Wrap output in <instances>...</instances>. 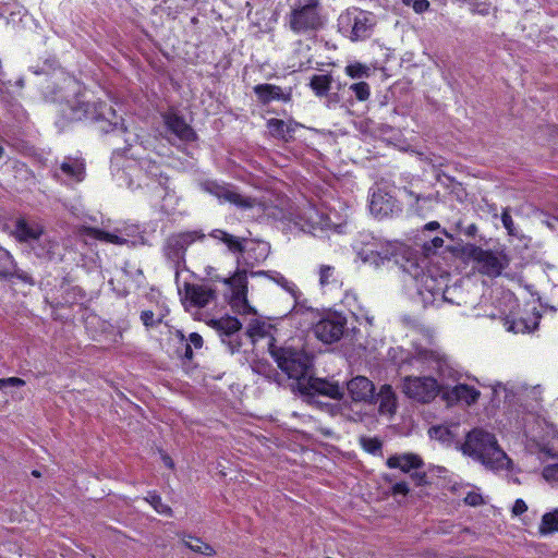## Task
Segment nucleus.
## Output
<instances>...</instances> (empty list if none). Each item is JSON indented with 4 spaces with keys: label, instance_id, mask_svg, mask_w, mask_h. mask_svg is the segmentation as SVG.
<instances>
[{
    "label": "nucleus",
    "instance_id": "obj_1",
    "mask_svg": "<svg viewBox=\"0 0 558 558\" xmlns=\"http://www.w3.org/2000/svg\"><path fill=\"white\" fill-rule=\"evenodd\" d=\"M441 236L425 240L422 250L424 256L413 254L405 245L376 238L369 233H361L354 241L353 248L359 258L375 268L400 265L408 274L424 306H440L451 303L448 296V275L432 265L429 255L444 246Z\"/></svg>",
    "mask_w": 558,
    "mask_h": 558
},
{
    "label": "nucleus",
    "instance_id": "obj_2",
    "mask_svg": "<svg viewBox=\"0 0 558 558\" xmlns=\"http://www.w3.org/2000/svg\"><path fill=\"white\" fill-rule=\"evenodd\" d=\"M71 110L73 119L99 122L102 132H112L116 137H122L126 144V147L122 149L123 155H128L140 140V135L130 131L122 119L117 116L114 109L104 101L90 102L89 100L77 99L75 104L71 105Z\"/></svg>",
    "mask_w": 558,
    "mask_h": 558
},
{
    "label": "nucleus",
    "instance_id": "obj_3",
    "mask_svg": "<svg viewBox=\"0 0 558 558\" xmlns=\"http://www.w3.org/2000/svg\"><path fill=\"white\" fill-rule=\"evenodd\" d=\"M462 451L493 471L509 470L511 466V460L498 445L496 436L483 428L468 433Z\"/></svg>",
    "mask_w": 558,
    "mask_h": 558
},
{
    "label": "nucleus",
    "instance_id": "obj_4",
    "mask_svg": "<svg viewBox=\"0 0 558 558\" xmlns=\"http://www.w3.org/2000/svg\"><path fill=\"white\" fill-rule=\"evenodd\" d=\"M13 233L17 241L27 243L39 258L52 259L59 247V243L46 233L44 227L36 221L17 219Z\"/></svg>",
    "mask_w": 558,
    "mask_h": 558
},
{
    "label": "nucleus",
    "instance_id": "obj_5",
    "mask_svg": "<svg viewBox=\"0 0 558 558\" xmlns=\"http://www.w3.org/2000/svg\"><path fill=\"white\" fill-rule=\"evenodd\" d=\"M322 11L319 0H300L286 15V23L294 34L308 35L324 26L325 19Z\"/></svg>",
    "mask_w": 558,
    "mask_h": 558
},
{
    "label": "nucleus",
    "instance_id": "obj_6",
    "mask_svg": "<svg viewBox=\"0 0 558 558\" xmlns=\"http://www.w3.org/2000/svg\"><path fill=\"white\" fill-rule=\"evenodd\" d=\"M270 353L278 367L299 384L301 379H305L312 367V356L302 349L272 345Z\"/></svg>",
    "mask_w": 558,
    "mask_h": 558
},
{
    "label": "nucleus",
    "instance_id": "obj_7",
    "mask_svg": "<svg viewBox=\"0 0 558 558\" xmlns=\"http://www.w3.org/2000/svg\"><path fill=\"white\" fill-rule=\"evenodd\" d=\"M376 17L372 12L352 8L338 17L339 32L351 41L368 39L374 32Z\"/></svg>",
    "mask_w": 558,
    "mask_h": 558
},
{
    "label": "nucleus",
    "instance_id": "obj_8",
    "mask_svg": "<svg viewBox=\"0 0 558 558\" xmlns=\"http://www.w3.org/2000/svg\"><path fill=\"white\" fill-rule=\"evenodd\" d=\"M412 364H420L423 368L436 371L442 381L441 388L449 381H458L461 377L460 372L449 359L434 350L417 348L412 357Z\"/></svg>",
    "mask_w": 558,
    "mask_h": 558
},
{
    "label": "nucleus",
    "instance_id": "obj_9",
    "mask_svg": "<svg viewBox=\"0 0 558 558\" xmlns=\"http://www.w3.org/2000/svg\"><path fill=\"white\" fill-rule=\"evenodd\" d=\"M440 389L441 385L432 376H410L403 381L404 393L423 403L432 401Z\"/></svg>",
    "mask_w": 558,
    "mask_h": 558
},
{
    "label": "nucleus",
    "instance_id": "obj_10",
    "mask_svg": "<svg viewBox=\"0 0 558 558\" xmlns=\"http://www.w3.org/2000/svg\"><path fill=\"white\" fill-rule=\"evenodd\" d=\"M347 318L340 313H330L320 320H318L314 327V333L324 343H335L339 341L345 330Z\"/></svg>",
    "mask_w": 558,
    "mask_h": 558
},
{
    "label": "nucleus",
    "instance_id": "obj_11",
    "mask_svg": "<svg viewBox=\"0 0 558 558\" xmlns=\"http://www.w3.org/2000/svg\"><path fill=\"white\" fill-rule=\"evenodd\" d=\"M219 336L222 343H225L231 353L239 351L241 340L239 331L242 324L233 316H223L218 319H210L208 323Z\"/></svg>",
    "mask_w": 558,
    "mask_h": 558
},
{
    "label": "nucleus",
    "instance_id": "obj_12",
    "mask_svg": "<svg viewBox=\"0 0 558 558\" xmlns=\"http://www.w3.org/2000/svg\"><path fill=\"white\" fill-rule=\"evenodd\" d=\"M204 236L197 231L173 234L167 239L163 247L165 256L174 264L175 268H179L184 263L186 248Z\"/></svg>",
    "mask_w": 558,
    "mask_h": 558
},
{
    "label": "nucleus",
    "instance_id": "obj_13",
    "mask_svg": "<svg viewBox=\"0 0 558 558\" xmlns=\"http://www.w3.org/2000/svg\"><path fill=\"white\" fill-rule=\"evenodd\" d=\"M51 172L56 180L64 184L78 183L85 178V162L82 158L66 156L56 161Z\"/></svg>",
    "mask_w": 558,
    "mask_h": 558
},
{
    "label": "nucleus",
    "instance_id": "obj_14",
    "mask_svg": "<svg viewBox=\"0 0 558 558\" xmlns=\"http://www.w3.org/2000/svg\"><path fill=\"white\" fill-rule=\"evenodd\" d=\"M470 257L476 264L478 271L489 277L499 276L502 269L508 265L504 255L478 246L472 247Z\"/></svg>",
    "mask_w": 558,
    "mask_h": 558
},
{
    "label": "nucleus",
    "instance_id": "obj_15",
    "mask_svg": "<svg viewBox=\"0 0 558 558\" xmlns=\"http://www.w3.org/2000/svg\"><path fill=\"white\" fill-rule=\"evenodd\" d=\"M85 233L101 242L114 245H126L129 243L134 244V241H131V239L136 236L138 228L134 225L126 223L114 228L112 231L88 227L85 228Z\"/></svg>",
    "mask_w": 558,
    "mask_h": 558
},
{
    "label": "nucleus",
    "instance_id": "obj_16",
    "mask_svg": "<svg viewBox=\"0 0 558 558\" xmlns=\"http://www.w3.org/2000/svg\"><path fill=\"white\" fill-rule=\"evenodd\" d=\"M223 283L231 290L230 305L238 314H248L251 306L246 299V271H236L232 277L225 278Z\"/></svg>",
    "mask_w": 558,
    "mask_h": 558
},
{
    "label": "nucleus",
    "instance_id": "obj_17",
    "mask_svg": "<svg viewBox=\"0 0 558 558\" xmlns=\"http://www.w3.org/2000/svg\"><path fill=\"white\" fill-rule=\"evenodd\" d=\"M202 189L205 192L215 195L220 201L229 202L241 209H250L257 204L255 198L244 196L233 190L230 185L219 184L216 181L204 182L202 184Z\"/></svg>",
    "mask_w": 558,
    "mask_h": 558
},
{
    "label": "nucleus",
    "instance_id": "obj_18",
    "mask_svg": "<svg viewBox=\"0 0 558 558\" xmlns=\"http://www.w3.org/2000/svg\"><path fill=\"white\" fill-rule=\"evenodd\" d=\"M303 231L316 234L318 231L330 230L336 227L331 219L316 207L307 206L302 209L296 222Z\"/></svg>",
    "mask_w": 558,
    "mask_h": 558
},
{
    "label": "nucleus",
    "instance_id": "obj_19",
    "mask_svg": "<svg viewBox=\"0 0 558 558\" xmlns=\"http://www.w3.org/2000/svg\"><path fill=\"white\" fill-rule=\"evenodd\" d=\"M300 389L310 396L319 395L335 400H340L343 397V390L338 383L318 377H308L305 383H300Z\"/></svg>",
    "mask_w": 558,
    "mask_h": 558
},
{
    "label": "nucleus",
    "instance_id": "obj_20",
    "mask_svg": "<svg viewBox=\"0 0 558 558\" xmlns=\"http://www.w3.org/2000/svg\"><path fill=\"white\" fill-rule=\"evenodd\" d=\"M369 210L375 217L385 218L399 213L401 209L395 196L383 189H378L372 194Z\"/></svg>",
    "mask_w": 558,
    "mask_h": 558
},
{
    "label": "nucleus",
    "instance_id": "obj_21",
    "mask_svg": "<svg viewBox=\"0 0 558 558\" xmlns=\"http://www.w3.org/2000/svg\"><path fill=\"white\" fill-rule=\"evenodd\" d=\"M163 124L167 131L179 141L192 142L196 138L194 130L186 123L182 116L170 110L162 114Z\"/></svg>",
    "mask_w": 558,
    "mask_h": 558
},
{
    "label": "nucleus",
    "instance_id": "obj_22",
    "mask_svg": "<svg viewBox=\"0 0 558 558\" xmlns=\"http://www.w3.org/2000/svg\"><path fill=\"white\" fill-rule=\"evenodd\" d=\"M347 389L354 402L372 403L375 399V386L365 376H356L349 380Z\"/></svg>",
    "mask_w": 558,
    "mask_h": 558
},
{
    "label": "nucleus",
    "instance_id": "obj_23",
    "mask_svg": "<svg viewBox=\"0 0 558 558\" xmlns=\"http://www.w3.org/2000/svg\"><path fill=\"white\" fill-rule=\"evenodd\" d=\"M185 298L189 306L203 308L217 298L216 290L208 284H185Z\"/></svg>",
    "mask_w": 558,
    "mask_h": 558
},
{
    "label": "nucleus",
    "instance_id": "obj_24",
    "mask_svg": "<svg viewBox=\"0 0 558 558\" xmlns=\"http://www.w3.org/2000/svg\"><path fill=\"white\" fill-rule=\"evenodd\" d=\"M258 101L268 105L274 100L288 102L291 99V93H284L280 86L274 84H258L253 88Z\"/></svg>",
    "mask_w": 558,
    "mask_h": 558
},
{
    "label": "nucleus",
    "instance_id": "obj_25",
    "mask_svg": "<svg viewBox=\"0 0 558 558\" xmlns=\"http://www.w3.org/2000/svg\"><path fill=\"white\" fill-rule=\"evenodd\" d=\"M423 460L415 453L393 454L388 458L387 465L390 469H400L404 473L418 470L423 466Z\"/></svg>",
    "mask_w": 558,
    "mask_h": 558
},
{
    "label": "nucleus",
    "instance_id": "obj_26",
    "mask_svg": "<svg viewBox=\"0 0 558 558\" xmlns=\"http://www.w3.org/2000/svg\"><path fill=\"white\" fill-rule=\"evenodd\" d=\"M480 391L472 386L458 384L447 390L446 398L449 401L464 402L468 405L474 404L480 398Z\"/></svg>",
    "mask_w": 558,
    "mask_h": 558
},
{
    "label": "nucleus",
    "instance_id": "obj_27",
    "mask_svg": "<svg viewBox=\"0 0 558 558\" xmlns=\"http://www.w3.org/2000/svg\"><path fill=\"white\" fill-rule=\"evenodd\" d=\"M300 126L296 122H286L280 119H269L267 121V128L271 136L289 142L293 137V133Z\"/></svg>",
    "mask_w": 558,
    "mask_h": 558
},
{
    "label": "nucleus",
    "instance_id": "obj_28",
    "mask_svg": "<svg viewBox=\"0 0 558 558\" xmlns=\"http://www.w3.org/2000/svg\"><path fill=\"white\" fill-rule=\"evenodd\" d=\"M175 336L181 342V348L178 351H181V355L189 361L193 359V348L198 350L204 344L203 337L197 332H192L189 337H185L182 330H175Z\"/></svg>",
    "mask_w": 558,
    "mask_h": 558
},
{
    "label": "nucleus",
    "instance_id": "obj_29",
    "mask_svg": "<svg viewBox=\"0 0 558 558\" xmlns=\"http://www.w3.org/2000/svg\"><path fill=\"white\" fill-rule=\"evenodd\" d=\"M377 400L379 402V413L392 415L396 411L397 401L396 395L389 385L380 387L377 393Z\"/></svg>",
    "mask_w": 558,
    "mask_h": 558
},
{
    "label": "nucleus",
    "instance_id": "obj_30",
    "mask_svg": "<svg viewBox=\"0 0 558 558\" xmlns=\"http://www.w3.org/2000/svg\"><path fill=\"white\" fill-rule=\"evenodd\" d=\"M210 236L225 243L228 250L232 253H242L244 251L242 240H240L236 236H233L232 234L227 233L226 231L216 229L210 233Z\"/></svg>",
    "mask_w": 558,
    "mask_h": 558
},
{
    "label": "nucleus",
    "instance_id": "obj_31",
    "mask_svg": "<svg viewBox=\"0 0 558 558\" xmlns=\"http://www.w3.org/2000/svg\"><path fill=\"white\" fill-rule=\"evenodd\" d=\"M332 81V76L329 74H315L310 81V87L316 96L323 97L330 90Z\"/></svg>",
    "mask_w": 558,
    "mask_h": 558
},
{
    "label": "nucleus",
    "instance_id": "obj_32",
    "mask_svg": "<svg viewBox=\"0 0 558 558\" xmlns=\"http://www.w3.org/2000/svg\"><path fill=\"white\" fill-rule=\"evenodd\" d=\"M318 276L322 288L336 287L339 283L336 268L331 265H320Z\"/></svg>",
    "mask_w": 558,
    "mask_h": 558
},
{
    "label": "nucleus",
    "instance_id": "obj_33",
    "mask_svg": "<svg viewBox=\"0 0 558 558\" xmlns=\"http://www.w3.org/2000/svg\"><path fill=\"white\" fill-rule=\"evenodd\" d=\"M271 278L277 284L283 288L289 294H291L295 301V304H299L302 293L294 282L288 280L284 276L278 272L275 274Z\"/></svg>",
    "mask_w": 558,
    "mask_h": 558
},
{
    "label": "nucleus",
    "instance_id": "obj_34",
    "mask_svg": "<svg viewBox=\"0 0 558 558\" xmlns=\"http://www.w3.org/2000/svg\"><path fill=\"white\" fill-rule=\"evenodd\" d=\"M539 532L541 534L558 532V509H555L554 511L547 512L543 515L539 525Z\"/></svg>",
    "mask_w": 558,
    "mask_h": 558
},
{
    "label": "nucleus",
    "instance_id": "obj_35",
    "mask_svg": "<svg viewBox=\"0 0 558 558\" xmlns=\"http://www.w3.org/2000/svg\"><path fill=\"white\" fill-rule=\"evenodd\" d=\"M184 543L190 549H192L195 553H199L206 556H211L215 554L214 548L209 544L204 543L202 539L197 537L190 536L187 541H184Z\"/></svg>",
    "mask_w": 558,
    "mask_h": 558
},
{
    "label": "nucleus",
    "instance_id": "obj_36",
    "mask_svg": "<svg viewBox=\"0 0 558 558\" xmlns=\"http://www.w3.org/2000/svg\"><path fill=\"white\" fill-rule=\"evenodd\" d=\"M145 500L160 514L170 517L172 514V510L169 506L165 505L161 500V497L156 493H148Z\"/></svg>",
    "mask_w": 558,
    "mask_h": 558
},
{
    "label": "nucleus",
    "instance_id": "obj_37",
    "mask_svg": "<svg viewBox=\"0 0 558 558\" xmlns=\"http://www.w3.org/2000/svg\"><path fill=\"white\" fill-rule=\"evenodd\" d=\"M403 192H404V194L407 196H409L413 201V203H411V206L414 207V210L417 214H422L423 210H424V206L421 205V203L427 204V203H432L433 202V196L432 195H420V194H416L413 191L408 190L405 187H404Z\"/></svg>",
    "mask_w": 558,
    "mask_h": 558
},
{
    "label": "nucleus",
    "instance_id": "obj_38",
    "mask_svg": "<svg viewBox=\"0 0 558 558\" xmlns=\"http://www.w3.org/2000/svg\"><path fill=\"white\" fill-rule=\"evenodd\" d=\"M344 71L351 78H363L371 75V69L360 62L348 64Z\"/></svg>",
    "mask_w": 558,
    "mask_h": 558
},
{
    "label": "nucleus",
    "instance_id": "obj_39",
    "mask_svg": "<svg viewBox=\"0 0 558 558\" xmlns=\"http://www.w3.org/2000/svg\"><path fill=\"white\" fill-rule=\"evenodd\" d=\"M14 259L12 255L4 248H0V276L7 277L14 269Z\"/></svg>",
    "mask_w": 558,
    "mask_h": 558
},
{
    "label": "nucleus",
    "instance_id": "obj_40",
    "mask_svg": "<svg viewBox=\"0 0 558 558\" xmlns=\"http://www.w3.org/2000/svg\"><path fill=\"white\" fill-rule=\"evenodd\" d=\"M350 90L354 94L355 98L360 101H365L369 98L371 88L366 82L354 83L350 86Z\"/></svg>",
    "mask_w": 558,
    "mask_h": 558
},
{
    "label": "nucleus",
    "instance_id": "obj_41",
    "mask_svg": "<svg viewBox=\"0 0 558 558\" xmlns=\"http://www.w3.org/2000/svg\"><path fill=\"white\" fill-rule=\"evenodd\" d=\"M501 222L504 227L506 228L509 235L517 236L518 231L515 229L513 219L509 213V208H505L501 213Z\"/></svg>",
    "mask_w": 558,
    "mask_h": 558
},
{
    "label": "nucleus",
    "instance_id": "obj_42",
    "mask_svg": "<svg viewBox=\"0 0 558 558\" xmlns=\"http://www.w3.org/2000/svg\"><path fill=\"white\" fill-rule=\"evenodd\" d=\"M543 477L547 482L556 483L558 482V462L548 464L543 469Z\"/></svg>",
    "mask_w": 558,
    "mask_h": 558
},
{
    "label": "nucleus",
    "instance_id": "obj_43",
    "mask_svg": "<svg viewBox=\"0 0 558 558\" xmlns=\"http://www.w3.org/2000/svg\"><path fill=\"white\" fill-rule=\"evenodd\" d=\"M141 320L146 327H154L155 325L161 322V318L155 319V314L153 311H143L141 313Z\"/></svg>",
    "mask_w": 558,
    "mask_h": 558
},
{
    "label": "nucleus",
    "instance_id": "obj_44",
    "mask_svg": "<svg viewBox=\"0 0 558 558\" xmlns=\"http://www.w3.org/2000/svg\"><path fill=\"white\" fill-rule=\"evenodd\" d=\"M141 168L145 169V171L151 177H158L160 174L159 166L155 162H150L147 159H142L140 161Z\"/></svg>",
    "mask_w": 558,
    "mask_h": 558
},
{
    "label": "nucleus",
    "instance_id": "obj_45",
    "mask_svg": "<svg viewBox=\"0 0 558 558\" xmlns=\"http://www.w3.org/2000/svg\"><path fill=\"white\" fill-rule=\"evenodd\" d=\"M464 502L469 506H480L483 504V497L481 494L478 493H475V492H470L468 493V495L464 497Z\"/></svg>",
    "mask_w": 558,
    "mask_h": 558
},
{
    "label": "nucleus",
    "instance_id": "obj_46",
    "mask_svg": "<svg viewBox=\"0 0 558 558\" xmlns=\"http://www.w3.org/2000/svg\"><path fill=\"white\" fill-rule=\"evenodd\" d=\"M363 446L368 452L374 453L380 449L381 444L377 439L365 438L363 439Z\"/></svg>",
    "mask_w": 558,
    "mask_h": 558
},
{
    "label": "nucleus",
    "instance_id": "obj_47",
    "mask_svg": "<svg viewBox=\"0 0 558 558\" xmlns=\"http://www.w3.org/2000/svg\"><path fill=\"white\" fill-rule=\"evenodd\" d=\"M430 436L440 440H447L448 429L444 426H436L430 429Z\"/></svg>",
    "mask_w": 558,
    "mask_h": 558
},
{
    "label": "nucleus",
    "instance_id": "obj_48",
    "mask_svg": "<svg viewBox=\"0 0 558 558\" xmlns=\"http://www.w3.org/2000/svg\"><path fill=\"white\" fill-rule=\"evenodd\" d=\"M412 8L416 13H424L429 9V2L427 0H415Z\"/></svg>",
    "mask_w": 558,
    "mask_h": 558
},
{
    "label": "nucleus",
    "instance_id": "obj_49",
    "mask_svg": "<svg viewBox=\"0 0 558 558\" xmlns=\"http://www.w3.org/2000/svg\"><path fill=\"white\" fill-rule=\"evenodd\" d=\"M526 510H527V506H526L525 501L522 499H517L512 507L513 514L520 515V514L524 513Z\"/></svg>",
    "mask_w": 558,
    "mask_h": 558
},
{
    "label": "nucleus",
    "instance_id": "obj_50",
    "mask_svg": "<svg viewBox=\"0 0 558 558\" xmlns=\"http://www.w3.org/2000/svg\"><path fill=\"white\" fill-rule=\"evenodd\" d=\"M392 493L395 495H403V496H405L409 493V486H408V484L405 482L396 483L392 486Z\"/></svg>",
    "mask_w": 558,
    "mask_h": 558
},
{
    "label": "nucleus",
    "instance_id": "obj_51",
    "mask_svg": "<svg viewBox=\"0 0 558 558\" xmlns=\"http://www.w3.org/2000/svg\"><path fill=\"white\" fill-rule=\"evenodd\" d=\"M509 330H512L513 332L518 333V332H525L526 330L530 331V328L524 324L523 320H520V322H514Z\"/></svg>",
    "mask_w": 558,
    "mask_h": 558
},
{
    "label": "nucleus",
    "instance_id": "obj_52",
    "mask_svg": "<svg viewBox=\"0 0 558 558\" xmlns=\"http://www.w3.org/2000/svg\"><path fill=\"white\" fill-rule=\"evenodd\" d=\"M411 477L418 484L421 485L424 481H425V473L424 472H414Z\"/></svg>",
    "mask_w": 558,
    "mask_h": 558
},
{
    "label": "nucleus",
    "instance_id": "obj_53",
    "mask_svg": "<svg viewBox=\"0 0 558 558\" xmlns=\"http://www.w3.org/2000/svg\"><path fill=\"white\" fill-rule=\"evenodd\" d=\"M7 384H10L11 386H23L25 381L19 377H11L7 379Z\"/></svg>",
    "mask_w": 558,
    "mask_h": 558
},
{
    "label": "nucleus",
    "instance_id": "obj_54",
    "mask_svg": "<svg viewBox=\"0 0 558 558\" xmlns=\"http://www.w3.org/2000/svg\"><path fill=\"white\" fill-rule=\"evenodd\" d=\"M439 228H440V225L437 221H430V222L425 225L424 229L426 231H432V230H437Z\"/></svg>",
    "mask_w": 558,
    "mask_h": 558
},
{
    "label": "nucleus",
    "instance_id": "obj_55",
    "mask_svg": "<svg viewBox=\"0 0 558 558\" xmlns=\"http://www.w3.org/2000/svg\"><path fill=\"white\" fill-rule=\"evenodd\" d=\"M140 148H142V144H138V147H136V150H140ZM130 157L134 158V159H140V161L143 159L138 151L130 154Z\"/></svg>",
    "mask_w": 558,
    "mask_h": 558
},
{
    "label": "nucleus",
    "instance_id": "obj_56",
    "mask_svg": "<svg viewBox=\"0 0 558 558\" xmlns=\"http://www.w3.org/2000/svg\"><path fill=\"white\" fill-rule=\"evenodd\" d=\"M140 148H142V144H138V147H136V150H140ZM130 157L134 158V159H140V161L143 159L138 151L130 154Z\"/></svg>",
    "mask_w": 558,
    "mask_h": 558
},
{
    "label": "nucleus",
    "instance_id": "obj_57",
    "mask_svg": "<svg viewBox=\"0 0 558 558\" xmlns=\"http://www.w3.org/2000/svg\"><path fill=\"white\" fill-rule=\"evenodd\" d=\"M163 462H165V464H166L167 466H169V468H173V462H172V460H171V458H170V457L165 456V457H163Z\"/></svg>",
    "mask_w": 558,
    "mask_h": 558
},
{
    "label": "nucleus",
    "instance_id": "obj_58",
    "mask_svg": "<svg viewBox=\"0 0 558 558\" xmlns=\"http://www.w3.org/2000/svg\"><path fill=\"white\" fill-rule=\"evenodd\" d=\"M248 332H250L251 336L262 335L260 331L258 329H256L255 327H253V326H251Z\"/></svg>",
    "mask_w": 558,
    "mask_h": 558
},
{
    "label": "nucleus",
    "instance_id": "obj_59",
    "mask_svg": "<svg viewBox=\"0 0 558 558\" xmlns=\"http://www.w3.org/2000/svg\"><path fill=\"white\" fill-rule=\"evenodd\" d=\"M414 1H415V0H402L403 4H405V5H412V7H413V2H414Z\"/></svg>",
    "mask_w": 558,
    "mask_h": 558
},
{
    "label": "nucleus",
    "instance_id": "obj_60",
    "mask_svg": "<svg viewBox=\"0 0 558 558\" xmlns=\"http://www.w3.org/2000/svg\"><path fill=\"white\" fill-rule=\"evenodd\" d=\"M51 99L52 100H61V97L58 96V94L56 92H53V95L51 96Z\"/></svg>",
    "mask_w": 558,
    "mask_h": 558
},
{
    "label": "nucleus",
    "instance_id": "obj_61",
    "mask_svg": "<svg viewBox=\"0 0 558 558\" xmlns=\"http://www.w3.org/2000/svg\"><path fill=\"white\" fill-rule=\"evenodd\" d=\"M64 83H66L68 86L74 84L71 78H64Z\"/></svg>",
    "mask_w": 558,
    "mask_h": 558
},
{
    "label": "nucleus",
    "instance_id": "obj_62",
    "mask_svg": "<svg viewBox=\"0 0 558 558\" xmlns=\"http://www.w3.org/2000/svg\"><path fill=\"white\" fill-rule=\"evenodd\" d=\"M542 452L545 454L555 456V453L551 452L550 450H543Z\"/></svg>",
    "mask_w": 558,
    "mask_h": 558
},
{
    "label": "nucleus",
    "instance_id": "obj_63",
    "mask_svg": "<svg viewBox=\"0 0 558 558\" xmlns=\"http://www.w3.org/2000/svg\"><path fill=\"white\" fill-rule=\"evenodd\" d=\"M7 384V379H0V388H2Z\"/></svg>",
    "mask_w": 558,
    "mask_h": 558
},
{
    "label": "nucleus",
    "instance_id": "obj_64",
    "mask_svg": "<svg viewBox=\"0 0 558 558\" xmlns=\"http://www.w3.org/2000/svg\"><path fill=\"white\" fill-rule=\"evenodd\" d=\"M16 84H17L20 87H23L24 82H23V80H19V81L16 82Z\"/></svg>",
    "mask_w": 558,
    "mask_h": 558
}]
</instances>
